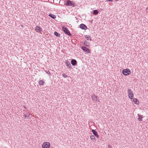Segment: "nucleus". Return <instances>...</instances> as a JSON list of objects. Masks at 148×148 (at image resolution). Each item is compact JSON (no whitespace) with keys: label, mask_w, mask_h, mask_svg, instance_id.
<instances>
[{"label":"nucleus","mask_w":148,"mask_h":148,"mask_svg":"<svg viewBox=\"0 0 148 148\" xmlns=\"http://www.w3.org/2000/svg\"><path fill=\"white\" fill-rule=\"evenodd\" d=\"M23 107H24V108L25 109H27V108H26V107L25 106H23Z\"/></svg>","instance_id":"nucleus-27"},{"label":"nucleus","mask_w":148,"mask_h":148,"mask_svg":"<svg viewBox=\"0 0 148 148\" xmlns=\"http://www.w3.org/2000/svg\"><path fill=\"white\" fill-rule=\"evenodd\" d=\"M62 75L63 77L64 78H66L67 77V75H66V74L64 73L63 74H62Z\"/></svg>","instance_id":"nucleus-22"},{"label":"nucleus","mask_w":148,"mask_h":148,"mask_svg":"<svg viewBox=\"0 0 148 148\" xmlns=\"http://www.w3.org/2000/svg\"><path fill=\"white\" fill-rule=\"evenodd\" d=\"M92 131L94 135L96 136V137L97 138H98L99 135L98 134L97 132L94 130H92Z\"/></svg>","instance_id":"nucleus-11"},{"label":"nucleus","mask_w":148,"mask_h":148,"mask_svg":"<svg viewBox=\"0 0 148 148\" xmlns=\"http://www.w3.org/2000/svg\"><path fill=\"white\" fill-rule=\"evenodd\" d=\"M122 73L124 75H127L130 74L131 71L129 69H125L123 70Z\"/></svg>","instance_id":"nucleus-2"},{"label":"nucleus","mask_w":148,"mask_h":148,"mask_svg":"<svg viewBox=\"0 0 148 148\" xmlns=\"http://www.w3.org/2000/svg\"><path fill=\"white\" fill-rule=\"evenodd\" d=\"M50 143L49 142L44 143L42 146V148H49L50 146Z\"/></svg>","instance_id":"nucleus-5"},{"label":"nucleus","mask_w":148,"mask_h":148,"mask_svg":"<svg viewBox=\"0 0 148 148\" xmlns=\"http://www.w3.org/2000/svg\"><path fill=\"white\" fill-rule=\"evenodd\" d=\"M85 38L87 40H91V37L90 36L86 35Z\"/></svg>","instance_id":"nucleus-21"},{"label":"nucleus","mask_w":148,"mask_h":148,"mask_svg":"<svg viewBox=\"0 0 148 148\" xmlns=\"http://www.w3.org/2000/svg\"><path fill=\"white\" fill-rule=\"evenodd\" d=\"M45 83L42 80H40L38 82V84L40 86L43 85Z\"/></svg>","instance_id":"nucleus-15"},{"label":"nucleus","mask_w":148,"mask_h":148,"mask_svg":"<svg viewBox=\"0 0 148 148\" xmlns=\"http://www.w3.org/2000/svg\"><path fill=\"white\" fill-rule=\"evenodd\" d=\"M128 94L129 98L130 99H133L134 97V95L132 92V90L131 89H128Z\"/></svg>","instance_id":"nucleus-4"},{"label":"nucleus","mask_w":148,"mask_h":148,"mask_svg":"<svg viewBox=\"0 0 148 148\" xmlns=\"http://www.w3.org/2000/svg\"><path fill=\"white\" fill-rule=\"evenodd\" d=\"M91 97L92 99L94 101L97 102H99L98 97L96 95L93 94L92 95Z\"/></svg>","instance_id":"nucleus-7"},{"label":"nucleus","mask_w":148,"mask_h":148,"mask_svg":"<svg viewBox=\"0 0 148 148\" xmlns=\"http://www.w3.org/2000/svg\"><path fill=\"white\" fill-rule=\"evenodd\" d=\"M81 49L84 51L86 52L87 53H90V50L87 48L85 46H82L81 47Z\"/></svg>","instance_id":"nucleus-6"},{"label":"nucleus","mask_w":148,"mask_h":148,"mask_svg":"<svg viewBox=\"0 0 148 148\" xmlns=\"http://www.w3.org/2000/svg\"><path fill=\"white\" fill-rule=\"evenodd\" d=\"M146 10L147 12L148 13V7L146 9Z\"/></svg>","instance_id":"nucleus-25"},{"label":"nucleus","mask_w":148,"mask_h":148,"mask_svg":"<svg viewBox=\"0 0 148 148\" xmlns=\"http://www.w3.org/2000/svg\"><path fill=\"white\" fill-rule=\"evenodd\" d=\"M64 4L66 6H72L73 7L75 5V3L73 1L68 0L66 1Z\"/></svg>","instance_id":"nucleus-1"},{"label":"nucleus","mask_w":148,"mask_h":148,"mask_svg":"<svg viewBox=\"0 0 148 148\" xmlns=\"http://www.w3.org/2000/svg\"><path fill=\"white\" fill-rule=\"evenodd\" d=\"M54 34L55 35V36L58 37H60V34H58L57 32H54Z\"/></svg>","instance_id":"nucleus-20"},{"label":"nucleus","mask_w":148,"mask_h":148,"mask_svg":"<svg viewBox=\"0 0 148 148\" xmlns=\"http://www.w3.org/2000/svg\"><path fill=\"white\" fill-rule=\"evenodd\" d=\"M133 101L135 104L138 105L139 103V102L138 100H137L136 98H134L133 99Z\"/></svg>","instance_id":"nucleus-14"},{"label":"nucleus","mask_w":148,"mask_h":148,"mask_svg":"<svg viewBox=\"0 0 148 148\" xmlns=\"http://www.w3.org/2000/svg\"><path fill=\"white\" fill-rule=\"evenodd\" d=\"M49 16L50 17H51V18H53V19H55V18H56V16L54 15V14H49Z\"/></svg>","instance_id":"nucleus-17"},{"label":"nucleus","mask_w":148,"mask_h":148,"mask_svg":"<svg viewBox=\"0 0 148 148\" xmlns=\"http://www.w3.org/2000/svg\"><path fill=\"white\" fill-rule=\"evenodd\" d=\"M80 28L84 30H86L87 29V26L83 24H81L79 25Z\"/></svg>","instance_id":"nucleus-8"},{"label":"nucleus","mask_w":148,"mask_h":148,"mask_svg":"<svg viewBox=\"0 0 148 148\" xmlns=\"http://www.w3.org/2000/svg\"><path fill=\"white\" fill-rule=\"evenodd\" d=\"M84 45L87 47H88L90 45V43L85 40L84 41Z\"/></svg>","instance_id":"nucleus-13"},{"label":"nucleus","mask_w":148,"mask_h":148,"mask_svg":"<svg viewBox=\"0 0 148 148\" xmlns=\"http://www.w3.org/2000/svg\"><path fill=\"white\" fill-rule=\"evenodd\" d=\"M106 1H112V0H106Z\"/></svg>","instance_id":"nucleus-26"},{"label":"nucleus","mask_w":148,"mask_h":148,"mask_svg":"<svg viewBox=\"0 0 148 148\" xmlns=\"http://www.w3.org/2000/svg\"><path fill=\"white\" fill-rule=\"evenodd\" d=\"M62 30L64 33L68 35L69 36L71 35V34L70 33L67 27H64L62 28Z\"/></svg>","instance_id":"nucleus-3"},{"label":"nucleus","mask_w":148,"mask_h":148,"mask_svg":"<svg viewBox=\"0 0 148 148\" xmlns=\"http://www.w3.org/2000/svg\"><path fill=\"white\" fill-rule=\"evenodd\" d=\"M77 61L75 59L72 60L71 61V64L73 65H76L77 64Z\"/></svg>","instance_id":"nucleus-12"},{"label":"nucleus","mask_w":148,"mask_h":148,"mask_svg":"<svg viewBox=\"0 0 148 148\" xmlns=\"http://www.w3.org/2000/svg\"><path fill=\"white\" fill-rule=\"evenodd\" d=\"M108 148H112V146L110 145H108Z\"/></svg>","instance_id":"nucleus-24"},{"label":"nucleus","mask_w":148,"mask_h":148,"mask_svg":"<svg viewBox=\"0 0 148 148\" xmlns=\"http://www.w3.org/2000/svg\"><path fill=\"white\" fill-rule=\"evenodd\" d=\"M138 120L139 121H142V118L143 117V115H139V114H138Z\"/></svg>","instance_id":"nucleus-16"},{"label":"nucleus","mask_w":148,"mask_h":148,"mask_svg":"<svg viewBox=\"0 0 148 148\" xmlns=\"http://www.w3.org/2000/svg\"><path fill=\"white\" fill-rule=\"evenodd\" d=\"M29 116V115L27 116L26 114H25L24 116V118H25L26 119Z\"/></svg>","instance_id":"nucleus-23"},{"label":"nucleus","mask_w":148,"mask_h":148,"mask_svg":"<svg viewBox=\"0 0 148 148\" xmlns=\"http://www.w3.org/2000/svg\"><path fill=\"white\" fill-rule=\"evenodd\" d=\"M98 12L97 10H95L93 11V14L94 15H97L98 14Z\"/></svg>","instance_id":"nucleus-19"},{"label":"nucleus","mask_w":148,"mask_h":148,"mask_svg":"<svg viewBox=\"0 0 148 148\" xmlns=\"http://www.w3.org/2000/svg\"><path fill=\"white\" fill-rule=\"evenodd\" d=\"M35 28L37 32H40L42 31V28L39 26H36Z\"/></svg>","instance_id":"nucleus-9"},{"label":"nucleus","mask_w":148,"mask_h":148,"mask_svg":"<svg viewBox=\"0 0 148 148\" xmlns=\"http://www.w3.org/2000/svg\"><path fill=\"white\" fill-rule=\"evenodd\" d=\"M66 66L68 67L69 68H72L71 66L70 63L69 62V61L67 60L66 61Z\"/></svg>","instance_id":"nucleus-10"},{"label":"nucleus","mask_w":148,"mask_h":148,"mask_svg":"<svg viewBox=\"0 0 148 148\" xmlns=\"http://www.w3.org/2000/svg\"><path fill=\"white\" fill-rule=\"evenodd\" d=\"M90 138L92 140H95L94 136L93 135H91L90 136Z\"/></svg>","instance_id":"nucleus-18"}]
</instances>
